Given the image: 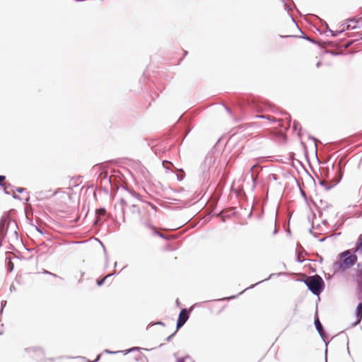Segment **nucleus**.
Masks as SVG:
<instances>
[{"label": "nucleus", "instance_id": "nucleus-50", "mask_svg": "<svg viewBox=\"0 0 362 362\" xmlns=\"http://www.w3.org/2000/svg\"><path fill=\"white\" fill-rule=\"evenodd\" d=\"M310 139H313L314 141H316V139L315 137H313V136H310L309 137Z\"/></svg>", "mask_w": 362, "mask_h": 362}, {"label": "nucleus", "instance_id": "nucleus-53", "mask_svg": "<svg viewBox=\"0 0 362 362\" xmlns=\"http://www.w3.org/2000/svg\"><path fill=\"white\" fill-rule=\"evenodd\" d=\"M300 192H301V194H302V195H303V196H304V197L305 196V192H303V191L301 190V191H300Z\"/></svg>", "mask_w": 362, "mask_h": 362}, {"label": "nucleus", "instance_id": "nucleus-18", "mask_svg": "<svg viewBox=\"0 0 362 362\" xmlns=\"http://www.w3.org/2000/svg\"><path fill=\"white\" fill-rule=\"evenodd\" d=\"M177 362H194L193 359L189 356L178 358Z\"/></svg>", "mask_w": 362, "mask_h": 362}, {"label": "nucleus", "instance_id": "nucleus-35", "mask_svg": "<svg viewBox=\"0 0 362 362\" xmlns=\"http://www.w3.org/2000/svg\"><path fill=\"white\" fill-rule=\"evenodd\" d=\"M6 180V176L0 175V186H3V182Z\"/></svg>", "mask_w": 362, "mask_h": 362}, {"label": "nucleus", "instance_id": "nucleus-7", "mask_svg": "<svg viewBox=\"0 0 362 362\" xmlns=\"http://www.w3.org/2000/svg\"><path fill=\"white\" fill-rule=\"evenodd\" d=\"M354 279L356 284H362V264L360 263L357 264V270L354 276Z\"/></svg>", "mask_w": 362, "mask_h": 362}, {"label": "nucleus", "instance_id": "nucleus-58", "mask_svg": "<svg viewBox=\"0 0 362 362\" xmlns=\"http://www.w3.org/2000/svg\"><path fill=\"white\" fill-rule=\"evenodd\" d=\"M55 194L56 193L54 192V193L52 194L51 196H54V195H55Z\"/></svg>", "mask_w": 362, "mask_h": 362}, {"label": "nucleus", "instance_id": "nucleus-56", "mask_svg": "<svg viewBox=\"0 0 362 362\" xmlns=\"http://www.w3.org/2000/svg\"><path fill=\"white\" fill-rule=\"evenodd\" d=\"M176 303H177V305H179V300H178V299H177V300H176Z\"/></svg>", "mask_w": 362, "mask_h": 362}, {"label": "nucleus", "instance_id": "nucleus-32", "mask_svg": "<svg viewBox=\"0 0 362 362\" xmlns=\"http://www.w3.org/2000/svg\"><path fill=\"white\" fill-rule=\"evenodd\" d=\"M15 190L17 192H18V193H23L25 190V188H23V187H16Z\"/></svg>", "mask_w": 362, "mask_h": 362}, {"label": "nucleus", "instance_id": "nucleus-25", "mask_svg": "<svg viewBox=\"0 0 362 362\" xmlns=\"http://www.w3.org/2000/svg\"><path fill=\"white\" fill-rule=\"evenodd\" d=\"M282 1L284 2V6H285V9L287 10L288 11V13L290 15L291 18H292V20L293 21V18L292 17V15L289 13V11H290V7L285 2V0H282Z\"/></svg>", "mask_w": 362, "mask_h": 362}, {"label": "nucleus", "instance_id": "nucleus-36", "mask_svg": "<svg viewBox=\"0 0 362 362\" xmlns=\"http://www.w3.org/2000/svg\"><path fill=\"white\" fill-rule=\"evenodd\" d=\"M139 349H140V348H139V347H133V348H132V349H129V350H126L125 351H126V354H127V353H129V352L134 351H135V350H139Z\"/></svg>", "mask_w": 362, "mask_h": 362}, {"label": "nucleus", "instance_id": "nucleus-45", "mask_svg": "<svg viewBox=\"0 0 362 362\" xmlns=\"http://www.w3.org/2000/svg\"><path fill=\"white\" fill-rule=\"evenodd\" d=\"M149 205H150V206L151 207L152 209L156 210V207L154 205H153L151 204H150Z\"/></svg>", "mask_w": 362, "mask_h": 362}, {"label": "nucleus", "instance_id": "nucleus-59", "mask_svg": "<svg viewBox=\"0 0 362 362\" xmlns=\"http://www.w3.org/2000/svg\"><path fill=\"white\" fill-rule=\"evenodd\" d=\"M310 232L312 233H313V230H312V228L310 229Z\"/></svg>", "mask_w": 362, "mask_h": 362}, {"label": "nucleus", "instance_id": "nucleus-22", "mask_svg": "<svg viewBox=\"0 0 362 362\" xmlns=\"http://www.w3.org/2000/svg\"><path fill=\"white\" fill-rule=\"evenodd\" d=\"M95 214H96V216L103 217L106 214V210L105 208H100V209L96 210Z\"/></svg>", "mask_w": 362, "mask_h": 362}, {"label": "nucleus", "instance_id": "nucleus-8", "mask_svg": "<svg viewBox=\"0 0 362 362\" xmlns=\"http://www.w3.org/2000/svg\"><path fill=\"white\" fill-rule=\"evenodd\" d=\"M356 321L353 323L354 325L359 324L362 320V302H360L356 309Z\"/></svg>", "mask_w": 362, "mask_h": 362}, {"label": "nucleus", "instance_id": "nucleus-24", "mask_svg": "<svg viewBox=\"0 0 362 362\" xmlns=\"http://www.w3.org/2000/svg\"><path fill=\"white\" fill-rule=\"evenodd\" d=\"M277 179H278V176H277L276 175H275V174H272V173L269 174V175L267 177V180L268 182H269V181H271V180H275V181H276V180H277Z\"/></svg>", "mask_w": 362, "mask_h": 362}, {"label": "nucleus", "instance_id": "nucleus-44", "mask_svg": "<svg viewBox=\"0 0 362 362\" xmlns=\"http://www.w3.org/2000/svg\"><path fill=\"white\" fill-rule=\"evenodd\" d=\"M330 52L332 54H333V55H338V54H339V53H337V52H334V51H331V52Z\"/></svg>", "mask_w": 362, "mask_h": 362}, {"label": "nucleus", "instance_id": "nucleus-15", "mask_svg": "<svg viewBox=\"0 0 362 362\" xmlns=\"http://www.w3.org/2000/svg\"><path fill=\"white\" fill-rule=\"evenodd\" d=\"M356 252H362V234H361L358 237V239L356 244Z\"/></svg>", "mask_w": 362, "mask_h": 362}, {"label": "nucleus", "instance_id": "nucleus-6", "mask_svg": "<svg viewBox=\"0 0 362 362\" xmlns=\"http://www.w3.org/2000/svg\"><path fill=\"white\" fill-rule=\"evenodd\" d=\"M314 325L320 336L322 340L325 341L326 339L327 338V334L325 332L324 327L317 315L315 317Z\"/></svg>", "mask_w": 362, "mask_h": 362}, {"label": "nucleus", "instance_id": "nucleus-26", "mask_svg": "<svg viewBox=\"0 0 362 362\" xmlns=\"http://www.w3.org/2000/svg\"><path fill=\"white\" fill-rule=\"evenodd\" d=\"M102 222H103L102 216H97V218H96L95 221H94V224L95 225H100V224H101Z\"/></svg>", "mask_w": 362, "mask_h": 362}, {"label": "nucleus", "instance_id": "nucleus-13", "mask_svg": "<svg viewBox=\"0 0 362 362\" xmlns=\"http://www.w3.org/2000/svg\"><path fill=\"white\" fill-rule=\"evenodd\" d=\"M326 25H327V29L328 32L330 33L331 35L333 37L338 36L340 33H341L342 32H344L346 30L345 24L341 25V27H342L341 30H336V31L330 30L327 24H326Z\"/></svg>", "mask_w": 362, "mask_h": 362}, {"label": "nucleus", "instance_id": "nucleus-40", "mask_svg": "<svg viewBox=\"0 0 362 362\" xmlns=\"http://www.w3.org/2000/svg\"><path fill=\"white\" fill-rule=\"evenodd\" d=\"M100 356H101V354H99L97 356L96 358L93 361H88V362H97L100 360Z\"/></svg>", "mask_w": 362, "mask_h": 362}, {"label": "nucleus", "instance_id": "nucleus-60", "mask_svg": "<svg viewBox=\"0 0 362 362\" xmlns=\"http://www.w3.org/2000/svg\"><path fill=\"white\" fill-rule=\"evenodd\" d=\"M3 334V332H2V331H1V332H0V335H1V334Z\"/></svg>", "mask_w": 362, "mask_h": 362}, {"label": "nucleus", "instance_id": "nucleus-21", "mask_svg": "<svg viewBox=\"0 0 362 362\" xmlns=\"http://www.w3.org/2000/svg\"><path fill=\"white\" fill-rule=\"evenodd\" d=\"M281 114L282 115L285 116V118L282 119L281 120L285 119L287 122L288 124L290 125L291 122V115L288 113L286 112H281Z\"/></svg>", "mask_w": 362, "mask_h": 362}, {"label": "nucleus", "instance_id": "nucleus-12", "mask_svg": "<svg viewBox=\"0 0 362 362\" xmlns=\"http://www.w3.org/2000/svg\"><path fill=\"white\" fill-rule=\"evenodd\" d=\"M264 106H266V103L263 102L253 101L252 103V107L259 112L264 110Z\"/></svg>", "mask_w": 362, "mask_h": 362}, {"label": "nucleus", "instance_id": "nucleus-37", "mask_svg": "<svg viewBox=\"0 0 362 362\" xmlns=\"http://www.w3.org/2000/svg\"><path fill=\"white\" fill-rule=\"evenodd\" d=\"M129 192L132 194V196L134 197H138L139 194L135 192L134 190H129Z\"/></svg>", "mask_w": 362, "mask_h": 362}, {"label": "nucleus", "instance_id": "nucleus-42", "mask_svg": "<svg viewBox=\"0 0 362 362\" xmlns=\"http://www.w3.org/2000/svg\"><path fill=\"white\" fill-rule=\"evenodd\" d=\"M321 65H322L321 62H318L316 64V67H317V68H319V67H320V66H321Z\"/></svg>", "mask_w": 362, "mask_h": 362}, {"label": "nucleus", "instance_id": "nucleus-17", "mask_svg": "<svg viewBox=\"0 0 362 362\" xmlns=\"http://www.w3.org/2000/svg\"><path fill=\"white\" fill-rule=\"evenodd\" d=\"M115 272H114V273H112V274H110L107 275L106 276H105V277H104L103 279H97V281H96L97 285H98V286H102V285L104 284L105 281L107 278H109V277H110V276H112V275H115Z\"/></svg>", "mask_w": 362, "mask_h": 362}, {"label": "nucleus", "instance_id": "nucleus-29", "mask_svg": "<svg viewBox=\"0 0 362 362\" xmlns=\"http://www.w3.org/2000/svg\"><path fill=\"white\" fill-rule=\"evenodd\" d=\"M6 300H2L1 302V310H0V315L3 312V309L6 306Z\"/></svg>", "mask_w": 362, "mask_h": 362}, {"label": "nucleus", "instance_id": "nucleus-19", "mask_svg": "<svg viewBox=\"0 0 362 362\" xmlns=\"http://www.w3.org/2000/svg\"><path fill=\"white\" fill-rule=\"evenodd\" d=\"M357 298L362 302V284H357Z\"/></svg>", "mask_w": 362, "mask_h": 362}, {"label": "nucleus", "instance_id": "nucleus-30", "mask_svg": "<svg viewBox=\"0 0 362 362\" xmlns=\"http://www.w3.org/2000/svg\"><path fill=\"white\" fill-rule=\"evenodd\" d=\"M257 117H259V118H265V119H267L269 120H273L274 118H272L270 116H267V115H257L256 116Z\"/></svg>", "mask_w": 362, "mask_h": 362}, {"label": "nucleus", "instance_id": "nucleus-47", "mask_svg": "<svg viewBox=\"0 0 362 362\" xmlns=\"http://www.w3.org/2000/svg\"><path fill=\"white\" fill-rule=\"evenodd\" d=\"M4 193L6 194H10L9 192H8L6 190V189H4Z\"/></svg>", "mask_w": 362, "mask_h": 362}, {"label": "nucleus", "instance_id": "nucleus-38", "mask_svg": "<svg viewBox=\"0 0 362 362\" xmlns=\"http://www.w3.org/2000/svg\"><path fill=\"white\" fill-rule=\"evenodd\" d=\"M12 197L14 199H21V197L19 195L16 194V193H13V195H12Z\"/></svg>", "mask_w": 362, "mask_h": 362}, {"label": "nucleus", "instance_id": "nucleus-23", "mask_svg": "<svg viewBox=\"0 0 362 362\" xmlns=\"http://www.w3.org/2000/svg\"><path fill=\"white\" fill-rule=\"evenodd\" d=\"M293 130L295 132L300 130L301 129V125H300V122H298L296 120H294L293 122Z\"/></svg>", "mask_w": 362, "mask_h": 362}, {"label": "nucleus", "instance_id": "nucleus-10", "mask_svg": "<svg viewBox=\"0 0 362 362\" xmlns=\"http://www.w3.org/2000/svg\"><path fill=\"white\" fill-rule=\"evenodd\" d=\"M360 21H356L354 18L350 19L347 24H345V29H354L359 27Z\"/></svg>", "mask_w": 362, "mask_h": 362}, {"label": "nucleus", "instance_id": "nucleus-31", "mask_svg": "<svg viewBox=\"0 0 362 362\" xmlns=\"http://www.w3.org/2000/svg\"><path fill=\"white\" fill-rule=\"evenodd\" d=\"M236 298V296H230V297H226V298H222L221 299H219L218 300H231V299H234Z\"/></svg>", "mask_w": 362, "mask_h": 362}, {"label": "nucleus", "instance_id": "nucleus-28", "mask_svg": "<svg viewBox=\"0 0 362 362\" xmlns=\"http://www.w3.org/2000/svg\"><path fill=\"white\" fill-rule=\"evenodd\" d=\"M26 351L28 350H33V351H42V349L41 347H32V348H29V349H25Z\"/></svg>", "mask_w": 362, "mask_h": 362}, {"label": "nucleus", "instance_id": "nucleus-3", "mask_svg": "<svg viewBox=\"0 0 362 362\" xmlns=\"http://www.w3.org/2000/svg\"><path fill=\"white\" fill-rule=\"evenodd\" d=\"M17 226L16 223L12 221L8 214L4 215L0 219V245L1 241L4 239L6 235L7 230L11 224Z\"/></svg>", "mask_w": 362, "mask_h": 362}, {"label": "nucleus", "instance_id": "nucleus-46", "mask_svg": "<svg viewBox=\"0 0 362 362\" xmlns=\"http://www.w3.org/2000/svg\"><path fill=\"white\" fill-rule=\"evenodd\" d=\"M277 233H278V230L275 228V229H274V230L273 232V234L276 235Z\"/></svg>", "mask_w": 362, "mask_h": 362}, {"label": "nucleus", "instance_id": "nucleus-52", "mask_svg": "<svg viewBox=\"0 0 362 362\" xmlns=\"http://www.w3.org/2000/svg\"><path fill=\"white\" fill-rule=\"evenodd\" d=\"M222 214H223V212H222V211H221V212H220L219 214H217V216H222Z\"/></svg>", "mask_w": 362, "mask_h": 362}, {"label": "nucleus", "instance_id": "nucleus-27", "mask_svg": "<svg viewBox=\"0 0 362 362\" xmlns=\"http://www.w3.org/2000/svg\"><path fill=\"white\" fill-rule=\"evenodd\" d=\"M132 211L133 213H139L140 212L138 206L135 204L132 205Z\"/></svg>", "mask_w": 362, "mask_h": 362}, {"label": "nucleus", "instance_id": "nucleus-43", "mask_svg": "<svg viewBox=\"0 0 362 362\" xmlns=\"http://www.w3.org/2000/svg\"><path fill=\"white\" fill-rule=\"evenodd\" d=\"M297 261L299 262H303V259H301V258L300 257V256H298L297 257Z\"/></svg>", "mask_w": 362, "mask_h": 362}, {"label": "nucleus", "instance_id": "nucleus-51", "mask_svg": "<svg viewBox=\"0 0 362 362\" xmlns=\"http://www.w3.org/2000/svg\"><path fill=\"white\" fill-rule=\"evenodd\" d=\"M24 200H25V202H28V201H29V197H27L26 198H25V199H24Z\"/></svg>", "mask_w": 362, "mask_h": 362}, {"label": "nucleus", "instance_id": "nucleus-55", "mask_svg": "<svg viewBox=\"0 0 362 362\" xmlns=\"http://www.w3.org/2000/svg\"><path fill=\"white\" fill-rule=\"evenodd\" d=\"M11 291H12V290H15V287H13H13H11Z\"/></svg>", "mask_w": 362, "mask_h": 362}, {"label": "nucleus", "instance_id": "nucleus-5", "mask_svg": "<svg viewBox=\"0 0 362 362\" xmlns=\"http://www.w3.org/2000/svg\"><path fill=\"white\" fill-rule=\"evenodd\" d=\"M192 310V307H191L189 309L182 308L180 310L176 324V330L180 329L186 323L189 317V313Z\"/></svg>", "mask_w": 362, "mask_h": 362}, {"label": "nucleus", "instance_id": "nucleus-11", "mask_svg": "<svg viewBox=\"0 0 362 362\" xmlns=\"http://www.w3.org/2000/svg\"><path fill=\"white\" fill-rule=\"evenodd\" d=\"M341 178V175L339 176V177L337 180V181L335 182L334 184H329L327 183L326 181L325 180H320L319 181V184L324 187L325 188V189L327 191L329 190L330 189H332L334 186H335L337 183L339 182Z\"/></svg>", "mask_w": 362, "mask_h": 362}, {"label": "nucleus", "instance_id": "nucleus-48", "mask_svg": "<svg viewBox=\"0 0 362 362\" xmlns=\"http://www.w3.org/2000/svg\"><path fill=\"white\" fill-rule=\"evenodd\" d=\"M158 325H164V323L162 322L161 321H159L157 322Z\"/></svg>", "mask_w": 362, "mask_h": 362}, {"label": "nucleus", "instance_id": "nucleus-41", "mask_svg": "<svg viewBox=\"0 0 362 362\" xmlns=\"http://www.w3.org/2000/svg\"><path fill=\"white\" fill-rule=\"evenodd\" d=\"M105 351L107 352V353H109V354H116V353H117V351H109L107 349H106Z\"/></svg>", "mask_w": 362, "mask_h": 362}, {"label": "nucleus", "instance_id": "nucleus-4", "mask_svg": "<svg viewBox=\"0 0 362 362\" xmlns=\"http://www.w3.org/2000/svg\"><path fill=\"white\" fill-rule=\"evenodd\" d=\"M140 223L146 229L149 230L151 231V234L153 235H156V236H159L161 238L164 239V240H169V237L160 232H159L156 227H155L154 226H153L149 221L146 220V219H144L143 218H140Z\"/></svg>", "mask_w": 362, "mask_h": 362}, {"label": "nucleus", "instance_id": "nucleus-16", "mask_svg": "<svg viewBox=\"0 0 362 362\" xmlns=\"http://www.w3.org/2000/svg\"><path fill=\"white\" fill-rule=\"evenodd\" d=\"M283 274H284V273H282V272H279V273L276 274V275H278V276H281V275H283ZM274 275H276V274H270V275H269V276L268 278H267V279H264V280H262V281H259V282H257V283H256V284H253V285L250 286V287H248V288H245L244 291H245V290H247V289H250V288H254L256 285H257V284H260V283H262V282H263V281H267V280H269L270 278H272V276H274Z\"/></svg>", "mask_w": 362, "mask_h": 362}, {"label": "nucleus", "instance_id": "nucleus-49", "mask_svg": "<svg viewBox=\"0 0 362 362\" xmlns=\"http://www.w3.org/2000/svg\"><path fill=\"white\" fill-rule=\"evenodd\" d=\"M225 108L228 112H230V109L228 107H225Z\"/></svg>", "mask_w": 362, "mask_h": 362}, {"label": "nucleus", "instance_id": "nucleus-33", "mask_svg": "<svg viewBox=\"0 0 362 362\" xmlns=\"http://www.w3.org/2000/svg\"><path fill=\"white\" fill-rule=\"evenodd\" d=\"M42 273L43 274H49V275H52V276H56V277L57 276V274H53V273H52V272H49V271H47L46 269H43Z\"/></svg>", "mask_w": 362, "mask_h": 362}, {"label": "nucleus", "instance_id": "nucleus-39", "mask_svg": "<svg viewBox=\"0 0 362 362\" xmlns=\"http://www.w3.org/2000/svg\"><path fill=\"white\" fill-rule=\"evenodd\" d=\"M36 230H37V232H39L40 233H41V234H44L43 229H42V228L36 227Z\"/></svg>", "mask_w": 362, "mask_h": 362}, {"label": "nucleus", "instance_id": "nucleus-9", "mask_svg": "<svg viewBox=\"0 0 362 362\" xmlns=\"http://www.w3.org/2000/svg\"><path fill=\"white\" fill-rule=\"evenodd\" d=\"M126 205H127V202H125V200L123 198H122L120 199V202L117 205L115 206V209L117 208H118L120 211L121 215L122 216L123 222H125L124 207Z\"/></svg>", "mask_w": 362, "mask_h": 362}, {"label": "nucleus", "instance_id": "nucleus-2", "mask_svg": "<svg viewBox=\"0 0 362 362\" xmlns=\"http://www.w3.org/2000/svg\"><path fill=\"white\" fill-rule=\"evenodd\" d=\"M308 288L315 296H320L325 288V282L318 274L308 276L303 280Z\"/></svg>", "mask_w": 362, "mask_h": 362}, {"label": "nucleus", "instance_id": "nucleus-34", "mask_svg": "<svg viewBox=\"0 0 362 362\" xmlns=\"http://www.w3.org/2000/svg\"><path fill=\"white\" fill-rule=\"evenodd\" d=\"M177 330H175V332H174L172 334H170V336H168V337L166 338L165 341H170L171 340V339L174 337V335L175 334V333H176V332H177Z\"/></svg>", "mask_w": 362, "mask_h": 362}, {"label": "nucleus", "instance_id": "nucleus-1", "mask_svg": "<svg viewBox=\"0 0 362 362\" xmlns=\"http://www.w3.org/2000/svg\"><path fill=\"white\" fill-rule=\"evenodd\" d=\"M357 259V256L347 250L339 254L338 260L334 262V264L338 267L339 270L344 271L354 266Z\"/></svg>", "mask_w": 362, "mask_h": 362}, {"label": "nucleus", "instance_id": "nucleus-57", "mask_svg": "<svg viewBox=\"0 0 362 362\" xmlns=\"http://www.w3.org/2000/svg\"><path fill=\"white\" fill-rule=\"evenodd\" d=\"M186 54H187V51L185 52V55H186Z\"/></svg>", "mask_w": 362, "mask_h": 362}, {"label": "nucleus", "instance_id": "nucleus-20", "mask_svg": "<svg viewBox=\"0 0 362 362\" xmlns=\"http://www.w3.org/2000/svg\"><path fill=\"white\" fill-rule=\"evenodd\" d=\"M302 34H303V36L302 37L309 42H311L313 44H316V45H319L320 46H321V45L320 44V42H318L317 41L312 39L311 37H310L309 36H308L307 35H305V33H303L302 32Z\"/></svg>", "mask_w": 362, "mask_h": 362}, {"label": "nucleus", "instance_id": "nucleus-14", "mask_svg": "<svg viewBox=\"0 0 362 362\" xmlns=\"http://www.w3.org/2000/svg\"><path fill=\"white\" fill-rule=\"evenodd\" d=\"M211 158H206L204 160V163L202 165V168L204 169L203 175L205 177L208 175V173L206 171V169L209 166V165L211 164Z\"/></svg>", "mask_w": 362, "mask_h": 362}, {"label": "nucleus", "instance_id": "nucleus-54", "mask_svg": "<svg viewBox=\"0 0 362 362\" xmlns=\"http://www.w3.org/2000/svg\"><path fill=\"white\" fill-rule=\"evenodd\" d=\"M13 233H14V235H15L16 237L18 236V233H17V232H16V230H14V231H13Z\"/></svg>", "mask_w": 362, "mask_h": 362}]
</instances>
